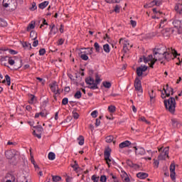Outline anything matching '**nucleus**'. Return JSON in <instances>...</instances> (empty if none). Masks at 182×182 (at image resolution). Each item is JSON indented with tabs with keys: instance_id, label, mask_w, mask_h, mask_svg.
I'll return each instance as SVG.
<instances>
[{
	"instance_id": "38",
	"label": "nucleus",
	"mask_w": 182,
	"mask_h": 182,
	"mask_svg": "<svg viewBox=\"0 0 182 182\" xmlns=\"http://www.w3.org/2000/svg\"><path fill=\"white\" fill-rule=\"evenodd\" d=\"M114 137L112 135H109L108 136L106 137V142L107 143H112V141H113Z\"/></svg>"
},
{
	"instance_id": "20",
	"label": "nucleus",
	"mask_w": 182,
	"mask_h": 182,
	"mask_svg": "<svg viewBox=\"0 0 182 182\" xmlns=\"http://www.w3.org/2000/svg\"><path fill=\"white\" fill-rule=\"evenodd\" d=\"M136 177H138V178H141V180H143L149 177V173L144 172H139L136 174Z\"/></svg>"
},
{
	"instance_id": "58",
	"label": "nucleus",
	"mask_w": 182,
	"mask_h": 182,
	"mask_svg": "<svg viewBox=\"0 0 182 182\" xmlns=\"http://www.w3.org/2000/svg\"><path fill=\"white\" fill-rule=\"evenodd\" d=\"M114 12H116L117 14H119V12H120V6L119 5H116L114 9Z\"/></svg>"
},
{
	"instance_id": "64",
	"label": "nucleus",
	"mask_w": 182,
	"mask_h": 182,
	"mask_svg": "<svg viewBox=\"0 0 182 182\" xmlns=\"http://www.w3.org/2000/svg\"><path fill=\"white\" fill-rule=\"evenodd\" d=\"M178 33L182 32V21H181V24L179 25V27L178 28Z\"/></svg>"
},
{
	"instance_id": "63",
	"label": "nucleus",
	"mask_w": 182,
	"mask_h": 182,
	"mask_svg": "<svg viewBox=\"0 0 182 182\" xmlns=\"http://www.w3.org/2000/svg\"><path fill=\"white\" fill-rule=\"evenodd\" d=\"M9 53H11V55H16V53H18V52H16V50H12V49H9Z\"/></svg>"
},
{
	"instance_id": "8",
	"label": "nucleus",
	"mask_w": 182,
	"mask_h": 182,
	"mask_svg": "<svg viewBox=\"0 0 182 182\" xmlns=\"http://www.w3.org/2000/svg\"><path fill=\"white\" fill-rule=\"evenodd\" d=\"M16 151L15 149H10L5 151V156L9 160H12L16 155Z\"/></svg>"
},
{
	"instance_id": "31",
	"label": "nucleus",
	"mask_w": 182,
	"mask_h": 182,
	"mask_svg": "<svg viewBox=\"0 0 182 182\" xmlns=\"http://www.w3.org/2000/svg\"><path fill=\"white\" fill-rule=\"evenodd\" d=\"M77 140H79L78 144H80V146H83V144H85V138L83 137V136L80 135L77 138Z\"/></svg>"
},
{
	"instance_id": "53",
	"label": "nucleus",
	"mask_w": 182,
	"mask_h": 182,
	"mask_svg": "<svg viewBox=\"0 0 182 182\" xmlns=\"http://www.w3.org/2000/svg\"><path fill=\"white\" fill-rule=\"evenodd\" d=\"M37 9H38V7L36 6V3L33 2L32 6L30 8V11H35Z\"/></svg>"
},
{
	"instance_id": "51",
	"label": "nucleus",
	"mask_w": 182,
	"mask_h": 182,
	"mask_svg": "<svg viewBox=\"0 0 182 182\" xmlns=\"http://www.w3.org/2000/svg\"><path fill=\"white\" fill-rule=\"evenodd\" d=\"M39 55L40 56H43V55H45V53H46V50H45V48H41L39 50Z\"/></svg>"
},
{
	"instance_id": "21",
	"label": "nucleus",
	"mask_w": 182,
	"mask_h": 182,
	"mask_svg": "<svg viewBox=\"0 0 182 182\" xmlns=\"http://www.w3.org/2000/svg\"><path fill=\"white\" fill-rule=\"evenodd\" d=\"M132 144V142L129 141H125L119 144V149H124V147H129Z\"/></svg>"
},
{
	"instance_id": "62",
	"label": "nucleus",
	"mask_w": 182,
	"mask_h": 182,
	"mask_svg": "<svg viewBox=\"0 0 182 182\" xmlns=\"http://www.w3.org/2000/svg\"><path fill=\"white\" fill-rule=\"evenodd\" d=\"M9 176H10V177H11V180H7L6 182H15V176H14L11 174H10Z\"/></svg>"
},
{
	"instance_id": "7",
	"label": "nucleus",
	"mask_w": 182,
	"mask_h": 182,
	"mask_svg": "<svg viewBox=\"0 0 182 182\" xmlns=\"http://www.w3.org/2000/svg\"><path fill=\"white\" fill-rule=\"evenodd\" d=\"M169 147H165L163 149V151L158 156V160H166V157H167V159H170V156H168V150H169Z\"/></svg>"
},
{
	"instance_id": "27",
	"label": "nucleus",
	"mask_w": 182,
	"mask_h": 182,
	"mask_svg": "<svg viewBox=\"0 0 182 182\" xmlns=\"http://www.w3.org/2000/svg\"><path fill=\"white\" fill-rule=\"evenodd\" d=\"M102 85L105 89H110L112 87V83L109 81L102 82Z\"/></svg>"
},
{
	"instance_id": "42",
	"label": "nucleus",
	"mask_w": 182,
	"mask_h": 182,
	"mask_svg": "<svg viewBox=\"0 0 182 182\" xmlns=\"http://www.w3.org/2000/svg\"><path fill=\"white\" fill-rule=\"evenodd\" d=\"M95 81H94V85H97H97H99V83H100V77H99V75H96V76H95Z\"/></svg>"
},
{
	"instance_id": "41",
	"label": "nucleus",
	"mask_w": 182,
	"mask_h": 182,
	"mask_svg": "<svg viewBox=\"0 0 182 182\" xmlns=\"http://www.w3.org/2000/svg\"><path fill=\"white\" fill-rule=\"evenodd\" d=\"M75 99H80L82 97V92L80 91H77L74 95Z\"/></svg>"
},
{
	"instance_id": "52",
	"label": "nucleus",
	"mask_w": 182,
	"mask_h": 182,
	"mask_svg": "<svg viewBox=\"0 0 182 182\" xmlns=\"http://www.w3.org/2000/svg\"><path fill=\"white\" fill-rule=\"evenodd\" d=\"M100 181L106 182V181H107V178L106 177V176L102 175L100 176Z\"/></svg>"
},
{
	"instance_id": "29",
	"label": "nucleus",
	"mask_w": 182,
	"mask_h": 182,
	"mask_svg": "<svg viewBox=\"0 0 182 182\" xmlns=\"http://www.w3.org/2000/svg\"><path fill=\"white\" fill-rule=\"evenodd\" d=\"M167 25V18H163L160 21L159 28H164Z\"/></svg>"
},
{
	"instance_id": "54",
	"label": "nucleus",
	"mask_w": 182,
	"mask_h": 182,
	"mask_svg": "<svg viewBox=\"0 0 182 182\" xmlns=\"http://www.w3.org/2000/svg\"><path fill=\"white\" fill-rule=\"evenodd\" d=\"M73 117L75 119H79V114L75 111L73 112Z\"/></svg>"
},
{
	"instance_id": "5",
	"label": "nucleus",
	"mask_w": 182,
	"mask_h": 182,
	"mask_svg": "<svg viewBox=\"0 0 182 182\" xmlns=\"http://www.w3.org/2000/svg\"><path fill=\"white\" fill-rule=\"evenodd\" d=\"M85 83H87V85H89V89H92V90L99 89L97 85L95 84V79H93V77H87V78H85Z\"/></svg>"
},
{
	"instance_id": "30",
	"label": "nucleus",
	"mask_w": 182,
	"mask_h": 182,
	"mask_svg": "<svg viewBox=\"0 0 182 182\" xmlns=\"http://www.w3.org/2000/svg\"><path fill=\"white\" fill-rule=\"evenodd\" d=\"M28 96H29V98H30V101H28V103L30 105H33L35 100H36V98L35 95H33L32 94H30V95H28Z\"/></svg>"
},
{
	"instance_id": "11",
	"label": "nucleus",
	"mask_w": 182,
	"mask_h": 182,
	"mask_svg": "<svg viewBox=\"0 0 182 182\" xmlns=\"http://www.w3.org/2000/svg\"><path fill=\"white\" fill-rule=\"evenodd\" d=\"M50 87L54 95H60V92H59V86L56 83L51 84Z\"/></svg>"
},
{
	"instance_id": "56",
	"label": "nucleus",
	"mask_w": 182,
	"mask_h": 182,
	"mask_svg": "<svg viewBox=\"0 0 182 182\" xmlns=\"http://www.w3.org/2000/svg\"><path fill=\"white\" fill-rule=\"evenodd\" d=\"M33 136H36V137H37L38 139H41L42 137V135H41L42 134H40V133L36 134V131L33 132Z\"/></svg>"
},
{
	"instance_id": "35",
	"label": "nucleus",
	"mask_w": 182,
	"mask_h": 182,
	"mask_svg": "<svg viewBox=\"0 0 182 182\" xmlns=\"http://www.w3.org/2000/svg\"><path fill=\"white\" fill-rule=\"evenodd\" d=\"M31 29H35V22L34 21H32L31 23L28 24V26H27L28 32H29V31H31Z\"/></svg>"
},
{
	"instance_id": "47",
	"label": "nucleus",
	"mask_w": 182,
	"mask_h": 182,
	"mask_svg": "<svg viewBox=\"0 0 182 182\" xmlns=\"http://www.w3.org/2000/svg\"><path fill=\"white\" fill-rule=\"evenodd\" d=\"M71 167H73V168H74L75 171H76V170H77V168H79V165L77 164V161H75L74 165H71Z\"/></svg>"
},
{
	"instance_id": "34",
	"label": "nucleus",
	"mask_w": 182,
	"mask_h": 182,
	"mask_svg": "<svg viewBox=\"0 0 182 182\" xmlns=\"http://www.w3.org/2000/svg\"><path fill=\"white\" fill-rule=\"evenodd\" d=\"M153 2V5L154 6V5L156 6H160V5H161L162 2H163V0H154L152 1Z\"/></svg>"
},
{
	"instance_id": "4",
	"label": "nucleus",
	"mask_w": 182,
	"mask_h": 182,
	"mask_svg": "<svg viewBox=\"0 0 182 182\" xmlns=\"http://www.w3.org/2000/svg\"><path fill=\"white\" fill-rule=\"evenodd\" d=\"M135 90L137 92L138 96H141L143 93V88L141 87V80L136 77L134 81Z\"/></svg>"
},
{
	"instance_id": "61",
	"label": "nucleus",
	"mask_w": 182,
	"mask_h": 182,
	"mask_svg": "<svg viewBox=\"0 0 182 182\" xmlns=\"http://www.w3.org/2000/svg\"><path fill=\"white\" fill-rule=\"evenodd\" d=\"M91 116L94 118L97 117V111L95 110L91 113Z\"/></svg>"
},
{
	"instance_id": "15",
	"label": "nucleus",
	"mask_w": 182,
	"mask_h": 182,
	"mask_svg": "<svg viewBox=\"0 0 182 182\" xmlns=\"http://www.w3.org/2000/svg\"><path fill=\"white\" fill-rule=\"evenodd\" d=\"M50 31L48 33L49 36L51 35H56L58 33V28L55 27V24H51L50 26Z\"/></svg>"
},
{
	"instance_id": "9",
	"label": "nucleus",
	"mask_w": 182,
	"mask_h": 182,
	"mask_svg": "<svg viewBox=\"0 0 182 182\" xmlns=\"http://www.w3.org/2000/svg\"><path fill=\"white\" fill-rule=\"evenodd\" d=\"M170 177L174 181L176 180V164L172 163L170 165Z\"/></svg>"
},
{
	"instance_id": "39",
	"label": "nucleus",
	"mask_w": 182,
	"mask_h": 182,
	"mask_svg": "<svg viewBox=\"0 0 182 182\" xmlns=\"http://www.w3.org/2000/svg\"><path fill=\"white\" fill-rule=\"evenodd\" d=\"M34 129H37V133H40L42 134V132H43V128L42 127V126H36V127H33Z\"/></svg>"
},
{
	"instance_id": "2",
	"label": "nucleus",
	"mask_w": 182,
	"mask_h": 182,
	"mask_svg": "<svg viewBox=\"0 0 182 182\" xmlns=\"http://www.w3.org/2000/svg\"><path fill=\"white\" fill-rule=\"evenodd\" d=\"M153 55L154 56L153 65L157 62V60L161 61V63H164L165 65L164 60H166V62H168L170 60V53H168L167 55L164 54H160L157 53L156 54V52H153Z\"/></svg>"
},
{
	"instance_id": "49",
	"label": "nucleus",
	"mask_w": 182,
	"mask_h": 182,
	"mask_svg": "<svg viewBox=\"0 0 182 182\" xmlns=\"http://www.w3.org/2000/svg\"><path fill=\"white\" fill-rule=\"evenodd\" d=\"M80 57L81 59H82V60H87V59H89L87 54H81Z\"/></svg>"
},
{
	"instance_id": "26",
	"label": "nucleus",
	"mask_w": 182,
	"mask_h": 182,
	"mask_svg": "<svg viewBox=\"0 0 182 182\" xmlns=\"http://www.w3.org/2000/svg\"><path fill=\"white\" fill-rule=\"evenodd\" d=\"M94 48H95V52L97 53H100V50H102V47H100V45L97 42L95 43Z\"/></svg>"
},
{
	"instance_id": "55",
	"label": "nucleus",
	"mask_w": 182,
	"mask_h": 182,
	"mask_svg": "<svg viewBox=\"0 0 182 182\" xmlns=\"http://www.w3.org/2000/svg\"><path fill=\"white\" fill-rule=\"evenodd\" d=\"M68 103H69V100L67 97H65L64 99H63L62 105H68Z\"/></svg>"
},
{
	"instance_id": "50",
	"label": "nucleus",
	"mask_w": 182,
	"mask_h": 182,
	"mask_svg": "<svg viewBox=\"0 0 182 182\" xmlns=\"http://www.w3.org/2000/svg\"><path fill=\"white\" fill-rule=\"evenodd\" d=\"M139 121L144 122V123H146V124H150V122L147 121V119H146V117H141L139 118Z\"/></svg>"
},
{
	"instance_id": "1",
	"label": "nucleus",
	"mask_w": 182,
	"mask_h": 182,
	"mask_svg": "<svg viewBox=\"0 0 182 182\" xmlns=\"http://www.w3.org/2000/svg\"><path fill=\"white\" fill-rule=\"evenodd\" d=\"M176 100H178V96L177 95L175 98L171 97L168 100H165L164 101L166 110H168V112L172 114H174V112H176Z\"/></svg>"
},
{
	"instance_id": "3",
	"label": "nucleus",
	"mask_w": 182,
	"mask_h": 182,
	"mask_svg": "<svg viewBox=\"0 0 182 182\" xmlns=\"http://www.w3.org/2000/svg\"><path fill=\"white\" fill-rule=\"evenodd\" d=\"M153 52H155V54L157 55V53L162 54V55H168L170 53V48H166V46L161 45L158 47H156L153 49Z\"/></svg>"
},
{
	"instance_id": "10",
	"label": "nucleus",
	"mask_w": 182,
	"mask_h": 182,
	"mask_svg": "<svg viewBox=\"0 0 182 182\" xmlns=\"http://www.w3.org/2000/svg\"><path fill=\"white\" fill-rule=\"evenodd\" d=\"M147 70V66L141 65L136 68V75L139 77L143 76V72H146Z\"/></svg>"
},
{
	"instance_id": "28",
	"label": "nucleus",
	"mask_w": 182,
	"mask_h": 182,
	"mask_svg": "<svg viewBox=\"0 0 182 182\" xmlns=\"http://www.w3.org/2000/svg\"><path fill=\"white\" fill-rule=\"evenodd\" d=\"M127 164L129 167H135V168H139V165L134 164L133 162L132 161H130L129 159L127 160Z\"/></svg>"
},
{
	"instance_id": "43",
	"label": "nucleus",
	"mask_w": 182,
	"mask_h": 182,
	"mask_svg": "<svg viewBox=\"0 0 182 182\" xmlns=\"http://www.w3.org/2000/svg\"><path fill=\"white\" fill-rule=\"evenodd\" d=\"M55 153H53V152H50V153L48 154V159H49V160H55Z\"/></svg>"
},
{
	"instance_id": "25",
	"label": "nucleus",
	"mask_w": 182,
	"mask_h": 182,
	"mask_svg": "<svg viewBox=\"0 0 182 182\" xmlns=\"http://www.w3.org/2000/svg\"><path fill=\"white\" fill-rule=\"evenodd\" d=\"M49 5V1H43L42 3H41L39 5H38V8H40V9H45V8Z\"/></svg>"
},
{
	"instance_id": "59",
	"label": "nucleus",
	"mask_w": 182,
	"mask_h": 182,
	"mask_svg": "<svg viewBox=\"0 0 182 182\" xmlns=\"http://www.w3.org/2000/svg\"><path fill=\"white\" fill-rule=\"evenodd\" d=\"M151 6H154V4H153V2L151 1L149 4H146L144 6V8H151Z\"/></svg>"
},
{
	"instance_id": "18",
	"label": "nucleus",
	"mask_w": 182,
	"mask_h": 182,
	"mask_svg": "<svg viewBox=\"0 0 182 182\" xmlns=\"http://www.w3.org/2000/svg\"><path fill=\"white\" fill-rule=\"evenodd\" d=\"M164 93L166 94V97H170V93L173 92V87H168V84L166 85V88H164Z\"/></svg>"
},
{
	"instance_id": "36",
	"label": "nucleus",
	"mask_w": 182,
	"mask_h": 182,
	"mask_svg": "<svg viewBox=\"0 0 182 182\" xmlns=\"http://www.w3.org/2000/svg\"><path fill=\"white\" fill-rule=\"evenodd\" d=\"M109 113H114L116 112V107L114 105H110L108 107Z\"/></svg>"
},
{
	"instance_id": "57",
	"label": "nucleus",
	"mask_w": 182,
	"mask_h": 182,
	"mask_svg": "<svg viewBox=\"0 0 182 182\" xmlns=\"http://www.w3.org/2000/svg\"><path fill=\"white\" fill-rule=\"evenodd\" d=\"M110 176L113 179V182H119V179H117V177H116V176L113 175V173H110Z\"/></svg>"
},
{
	"instance_id": "12",
	"label": "nucleus",
	"mask_w": 182,
	"mask_h": 182,
	"mask_svg": "<svg viewBox=\"0 0 182 182\" xmlns=\"http://www.w3.org/2000/svg\"><path fill=\"white\" fill-rule=\"evenodd\" d=\"M144 63H147L148 62H151V65H150L151 68H153V62H154V55H148V58L144 57Z\"/></svg>"
},
{
	"instance_id": "16",
	"label": "nucleus",
	"mask_w": 182,
	"mask_h": 182,
	"mask_svg": "<svg viewBox=\"0 0 182 182\" xmlns=\"http://www.w3.org/2000/svg\"><path fill=\"white\" fill-rule=\"evenodd\" d=\"M149 95L151 104L154 103L156 102V93H154V90H151V92H149Z\"/></svg>"
},
{
	"instance_id": "48",
	"label": "nucleus",
	"mask_w": 182,
	"mask_h": 182,
	"mask_svg": "<svg viewBox=\"0 0 182 182\" xmlns=\"http://www.w3.org/2000/svg\"><path fill=\"white\" fill-rule=\"evenodd\" d=\"M5 79L6 80L8 86H11V77H9L8 75H6Z\"/></svg>"
},
{
	"instance_id": "40",
	"label": "nucleus",
	"mask_w": 182,
	"mask_h": 182,
	"mask_svg": "<svg viewBox=\"0 0 182 182\" xmlns=\"http://www.w3.org/2000/svg\"><path fill=\"white\" fill-rule=\"evenodd\" d=\"M37 38H38V37L36 36V37H34V38H33V40L34 41L33 42V46L34 48H36V46H38V45H39V41L36 40Z\"/></svg>"
},
{
	"instance_id": "46",
	"label": "nucleus",
	"mask_w": 182,
	"mask_h": 182,
	"mask_svg": "<svg viewBox=\"0 0 182 182\" xmlns=\"http://www.w3.org/2000/svg\"><path fill=\"white\" fill-rule=\"evenodd\" d=\"M107 4H119L120 0H105Z\"/></svg>"
},
{
	"instance_id": "60",
	"label": "nucleus",
	"mask_w": 182,
	"mask_h": 182,
	"mask_svg": "<svg viewBox=\"0 0 182 182\" xmlns=\"http://www.w3.org/2000/svg\"><path fill=\"white\" fill-rule=\"evenodd\" d=\"M159 159H154V165L156 166V168H159V164H160V162H159Z\"/></svg>"
},
{
	"instance_id": "45",
	"label": "nucleus",
	"mask_w": 182,
	"mask_h": 182,
	"mask_svg": "<svg viewBox=\"0 0 182 182\" xmlns=\"http://www.w3.org/2000/svg\"><path fill=\"white\" fill-rule=\"evenodd\" d=\"M23 48H29V49H32V45L27 42H23Z\"/></svg>"
},
{
	"instance_id": "24",
	"label": "nucleus",
	"mask_w": 182,
	"mask_h": 182,
	"mask_svg": "<svg viewBox=\"0 0 182 182\" xmlns=\"http://www.w3.org/2000/svg\"><path fill=\"white\" fill-rule=\"evenodd\" d=\"M173 25L174 28H176L177 31H178V28H179L180 25H181V21L174 20L173 21Z\"/></svg>"
},
{
	"instance_id": "17",
	"label": "nucleus",
	"mask_w": 182,
	"mask_h": 182,
	"mask_svg": "<svg viewBox=\"0 0 182 182\" xmlns=\"http://www.w3.org/2000/svg\"><path fill=\"white\" fill-rule=\"evenodd\" d=\"M171 31V28H164L161 31V34L165 38H168L171 35V33H170Z\"/></svg>"
},
{
	"instance_id": "37",
	"label": "nucleus",
	"mask_w": 182,
	"mask_h": 182,
	"mask_svg": "<svg viewBox=\"0 0 182 182\" xmlns=\"http://www.w3.org/2000/svg\"><path fill=\"white\" fill-rule=\"evenodd\" d=\"M8 26V23H6V21L4 20V18H0V26H2L3 28Z\"/></svg>"
},
{
	"instance_id": "32",
	"label": "nucleus",
	"mask_w": 182,
	"mask_h": 182,
	"mask_svg": "<svg viewBox=\"0 0 182 182\" xmlns=\"http://www.w3.org/2000/svg\"><path fill=\"white\" fill-rule=\"evenodd\" d=\"M103 49H104V51L105 52V53H110V46H109V44H105L103 46Z\"/></svg>"
},
{
	"instance_id": "6",
	"label": "nucleus",
	"mask_w": 182,
	"mask_h": 182,
	"mask_svg": "<svg viewBox=\"0 0 182 182\" xmlns=\"http://www.w3.org/2000/svg\"><path fill=\"white\" fill-rule=\"evenodd\" d=\"M112 153V149L110 147H107L104 151V157L105 160L108 166V167H110V161H112V159H110V154Z\"/></svg>"
},
{
	"instance_id": "33",
	"label": "nucleus",
	"mask_w": 182,
	"mask_h": 182,
	"mask_svg": "<svg viewBox=\"0 0 182 182\" xmlns=\"http://www.w3.org/2000/svg\"><path fill=\"white\" fill-rule=\"evenodd\" d=\"M52 180L54 182H59L60 180H62V177L60 176H52Z\"/></svg>"
},
{
	"instance_id": "44",
	"label": "nucleus",
	"mask_w": 182,
	"mask_h": 182,
	"mask_svg": "<svg viewBox=\"0 0 182 182\" xmlns=\"http://www.w3.org/2000/svg\"><path fill=\"white\" fill-rule=\"evenodd\" d=\"M100 179V178L96 175H93L91 177V180H92V181H94V182H99Z\"/></svg>"
},
{
	"instance_id": "23",
	"label": "nucleus",
	"mask_w": 182,
	"mask_h": 182,
	"mask_svg": "<svg viewBox=\"0 0 182 182\" xmlns=\"http://www.w3.org/2000/svg\"><path fill=\"white\" fill-rule=\"evenodd\" d=\"M172 126L174 129H178L180 127V122L176 119H171Z\"/></svg>"
},
{
	"instance_id": "19",
	"label": "nucleus",
	"mask_w": 182,
	"mask_h": 182,
	"mask_svg": "<svg viewBox=\"0 0 182 182\" xmlns=\"http://www.w3.org/2000/svg\"><path fill=\"white\" fill-rule=\"evenodd\" d=\"M121 177L124 182H130V178L125 171H122Z\"/></svg>"
},
{
	"instance_id": "13",
	"label": "nucleus",
	"mask_w": 182,
	"mask_h": 182,
	"mask_svg": "<svg viewBox=\"0 0 182 182\" xmlns=\"http://www.w3.org/2000/svg\"><path fill=\"white\" fill-rule=\"evenodd\" d=\"M135 154L136 156H144V154H146V150L143 147L138 146L135 149Z\"/></svg>"
},
{
	"instance_id": "14",
	"label": "nucleus",
	"mask_w": 182,
	"mask_h": 182,
	"mask_svg": "<svg viewBox=\"0 0 182 182\" xmlns=\"http://www.w3.org/2000/svg\"><path fill=\"white\" fill-rule=\"evenodd\" d=\"M133 48V45H130L129 41H124V46H123V50L127 53V52H129V49H132Z\"/></svg>"
},
{
	"instance_id": "22",
	"label": "nucleus",
	"mask_w": 182,
	"mask_h": 182,
	"mask_svg": "<svg viewBox=\"0 0 182 182\" xmlns=\"http://www.w3.org/2000/svg\"><path fill=\"white\" fill-rule=\"evenodd\" d=\"M6 59H8V62L11 65V66H14V65H15V60H13L12 58L11 57H8V56L3 57L1 58V60H6Z\"/></svg>"
}]
</instances>
